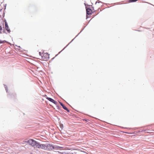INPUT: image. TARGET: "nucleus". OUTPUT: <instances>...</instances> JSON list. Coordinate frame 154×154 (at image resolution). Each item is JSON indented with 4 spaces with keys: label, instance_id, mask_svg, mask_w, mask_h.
I'll return each instance as SVG.
<instances>
[{
    "label": "nucleus",
    "instance_id": "f257e3e1",
    "mask_svg": "<svg viewBox=\"0 0 154 154\" xmlns=\"http://www.w3.org/2000/svg\"><path fill=\"white\" fill-rule=\"evenodd\" d=\"M35 142L36 141L35 140H34L32 139H30L28 140L26 142L30 145L33 146H34V144L35 143Z\"/></svg>",
    "mask_w": 154,
    "mask_h": 154
},
{
    "label": "nucleus",
    "instance_id": "f03ea898",
    "mask_svg": "<svg viewBox=\"0 0 154 154\" xmlns=\"http://www.w3.org/2000/svg\"><path fill=\"white\" fill-rule=\"evenodd\" d=\"M46 98L49 101H51V102H52L53 103H54V104L56 105L57 103V101H55L54 100L51 98L47 97Z\"/></svg>",
    "mask_w": 154,
    "mask_h": 154
},
{
    "label": "nucleus",
    "instance_id": "7ed1b4c3",
    "mask_svg": "<svg viewBox=\"0 0 154 154\" xmlns=\"http://www.w3.org/2000/svg\"><path fill=\"white\" fill-rule=\"evenodd\" d=\"M40 144L36 141L35 143L34 144V146H33V147L35 148L40 149Z\"/></svg>",
    "mask_w": 154,
    "mask_h": 154
},
{
    "label": "nucleus",
    "instance_id": "20e7f679",
    "mask_svg": "<svg viewBox=\"0 0 154 154\" xmlns=\"http://www.w3.org/2000/svg\"><path fill=\"white\" fill-rule=\"evenodd\" d=\"M86 12L88 14H91L92 12V11L90 8H86Z\"/></svg>",
    "mask_w": 154,
    "mask_h": 154
},
{
    "label": "nucleus",
    "instance_id": "39448f33",
    "mask_svg": "<svg viewBox=\"0 0 154 154\" xmlns=\"http://www.w3.org/2000/svg\"><path fill=\"white\" fill-rule=\"evenodd\" d=\"M47 148V146L45 144H40V149H45Z\"/></svg>",
    "mask_w": 154,
    "mask_h": 154
},
{
    "label": "nucleus",
    "instance_id": "423d86ee",
    "mask_svg": "<svg viewBox=\"0 0 154 154\" xmlns=\"http://www.w3.org/2000/svg\"><path fill=\"white\" fill-rule=\"evenodd\" d=\"M62 107L64 109L66 110L67 112H69V110L65 106H62Z\"/></svg>",
    "mask_w": 154,
    "mask_h": 154
},
{
    "label": "nucleus",
    "instance_id": "0eeeda50",
    "mask_svg": "<svg viewBox=\"0 0 154 154\" xmlns=\"http://www.w3.org/2000/svg\"><path fill=\"white\" fill-rule=\"evenodd\" d=\"M7 31L8 32L10 33L11 32L10 29H9V27L8 26H7L5 27Z\"/></svg>",
    "mask_w": 154,
    "mask_h": 154
},
{
    "label": "nucleus",
    "instance_id": "6e6552de",
    "mask_svg": "<svg viewBox=\"0 0 154 154\" xmlns=\"http://www.w3.org/2000/svg\"><path fill=\"white\" fill-rule=\"evenodd\" d=\"M6 42L5 40L2 41H1V40H0V44L4 43H5V42Z\"/></svg>",
    "mask_w": 154,
    "mask_h": 154
},
{
    "label": "nucleus",
    "instance_id": "1a4fd4ad",
    "mask_svg": "<svg viewBox=\"0 0 154 154\" xmlns=\"http://www.w3.org/2000/svg\"><path fill=\"white\" fill-rule=\"evenodd\" d=\"M5 27H7V26H8V24L7 23V22L6 21H5Z\"/></svg>",
    "mask_w": 154,
    "mask_h": 154
},
{
    "label": "nucleus",
    "instance_id": "9d476101",
    "mask_svg": "<svg viewBox=\"0 0 154 154\" xmlns=\"http://www.w3.org/2000/svg\"><path fill=\"white\" fill-rule=\"evenodd\" d=\"M2 30V27L1 26H0V33H2L1 31Z\"/></svg>",
    "mask_w": 154,
    "mask_h": 154
},
{
    "label": "nucleus",
    "instance_id": "9b49d317",
    "mask_svg": "<svg viewBox=\"0 0 154 154\" xmlns=\"http://www.w3.org/2000/svg\"><path fill=\"white\" fill-rule=\"evenodd\" d=\"M61 154H69L68 153H66L65 152H63Z\"/></svg>",
    "mask_w": 154,
    "mask_h": 154
},
{
    "label": "nucleus",
    "instance_id": "f8f14e48",
    "mask_svg": "<svg viewBox=\"0 0 154 154\" xmlns=\"http://www.w3.org/2000/svg\"><path fill=\"white\" fill-rule=\"evenodd\" d=\"M60 126L61 127V128H63V125H60Z\"/></svg>",
    "mask_w": 154,
    "mask_h": 154
},
{
    "label": "nucleus",
    "instance_id": "ddd939ff",
    "mask_svg": "<svg viewBox=\"0 0 154 154\" xmlns=\"http://www.w3.org/2000/svg\"><path fill=\"white\" fill-rule=\"evenodd\" d=\"M43 56H48V55L46 54H43Z\"/></svg>",
    "mask_w": 154,
    "mask_h": 154
},
{
    "label": "nucleus",
    "instance_id": "4468645a",
    "mask_svg": "<svg viewBox=\"0 0 154 154\" xmlns=\"http://www.w3.org/2000/svg\"><path fill=\"white\" fill-rule=\"evenodd\" d=\"M100 2H96V4L97 5V3H99Z\"/></svg>",
    "mask_w": 154,
    "mask_h": 154
},
{
    "label": "nucleus",
    "instance_id": "2eb2a0df",
    "mask_svg": "<svg viewBox=\"0 0 154 154\" xmlns=\"http://www.w3.org/2000/svg\"><path fill=\"white\" fill-rule=\"evenodd\" d=\"M61 105L62 106H64L62 103H60Z\"/></svg>",
    "mask_w": 154,
    "mask_h": 154
},
{
    "label": "nucleus",
    "instance_id": "dca6fc26",
    "mask_svg": "<svg viewBox=\"0 0 154 154\" xmlns=\"http://www.w3.org/2000/svg\"><path fill=\"white\" fill-rule=\"evenodd\" d=\"M73 154V153H72V154Z\"/></svg>",
    "mask_w": 154,
    "mask_h": 154
}]
</instances>
